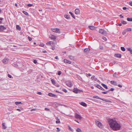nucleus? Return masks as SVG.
Listing matches in <instances>:
<instances>
[{
	"label": "nucleus",
	"mask_w": 132,
	"mask_h": 132,
	"mask_svg": "<svg viewBox=\"0 0 132 132\" xmlns=\"http://www.w3.org/2000/svg\"><path fill=\"white\" fill-rule=\"evenodd\" d=\"M61 72L60 71H59L58 72V74L59 75H61Z\"/></svg>",
	"instance_id": "864d4df0"
},
{
	"label": "nucleus",
	"mask_w": 132,
	"mask_h": 132,
	"mask_svg": "<svg viewBox=\"0 0 132 132\" xmlns=\"http://www.w3.org/2000/svg\"><path fill=\"white\" fill-rule=\"evenodd\" d=\"M108 121L110 127L112 129L115 130L120 129V126L116 121L112 119H109Z\"/></svg>",
	"instance_id": "f257e3e1"
},
{
	"label": "nucleus",
	"mask_w": 132,
	"mask_h": 132,
	"mask_svg": "<svg viewBox=\"0 0 132 132\" xmlns=\"http://www.w3.org/2000/svg\"><path fill=\"white\" fill-rule=\"evenodd\" d=\"M127 20L129 21H132V18H128Z\"/></svg>",
	"instance_id": "393cba45"
},
{
	"label": "nucleus",
	"mask_w": 132,
	"mask_h": 132,
	"mask_svg": "<svg viewBox=\"0 0 132 132\" xmlns=\"http://www.w3.org/2000/svg\"><path fill=\"white\" fill-rule=\"evenodd\" d=\"M118 86L120 87H122V85H120V84H118Z\"/></svg>",
	"instance_id": "bf43d9fd"
},
{
	"label": "nucleus",
	"mask_w": 132,
	"mask_h": 132,
	"mask_svg": "<svg viewBox=\"0 0 132 132\" xmlns=\"http://www.w3.org/2000/svg\"><path fill=\"white\" fill-rule=\"evenodd\" d=\"M93 97L94 98H96L97 99H99L100 100H101V98L99 97L98 96L96 95L94 96Z\"/></svg>",
	"instance_id": "b1692460"
},
{
	"label": "nucleus",
	"mask_w": 132,
	"mask_h": 132,
	"mask_svg": "<svg viewBox=\"0 0 132 132\" xmlns=\"http://www.w3.org/2000/svg\"><path fill=\"white\" fill-rule=\"evenodd\" d=\"M129 4L132 6V2L131 1L129 3Z\"/></svg>",
	"instance_id": "052dcab7"
},
{
	"label": "nucleus",
	"mask_w": 132,
	"mask_h": 132,
	"mask_svg": "<svg viewBox=\"0 0 132 132\" xmlns=\"http://www.w3.org/2000/svg\"><path fill=\"white\" fill-rule=\"evenodd\" d=\"M120 16L121 18H123V16L122 15V14H120Z\"/></svg>",
	"instance_id": "338daca9"
},
{
	"label": "nucleus",
	"mask_w": 132,
	"mask_h": 132,
	"mask_svg": "<svg viewBox=\"0 0 132 132\" xmlns=\"http://www.w3.org/2000/svg\"><path fill=\"white\" fill-rule=\"evenodd\" d=\"M75 13L76 14H78L80 13V11L79 9H76L75 10Z\"/></svg>",
	"instance_id": "ddd939ff"
},
{
	"label": "nucleus",
	"mask_w": 132,
	"mask_h": 132,
	"mask_svg": "<svg viewBox=\"0 0 132 132\" xmlns=\"http://www.w3.org/2000/svg\"><path fill=\"white\" fill-rule=\"evenodd\" d=\"M113 76L115 77H117L118 76V75L117 74H116V73H114V74H113Z\"/></svg>",
	"instance_id": "ea45409f"
},
{
	"label": "nucleus",
	"mask_w": 132,
	"mask_h": 132,
	"mask_svg": "<svg viewBox=\"0 0 132 132\" xmlns=\"http://www.w3.org/2000/svg\"><path fill=\"white\" fill-rule=\"evenodd\" d=\"M127 31H131V28H127L126 29H125Z\"/></svg>",
	"instance_id": "c85d7f7f"
},
{
	"label": "nucleus",
	"mask_w": 132,
	"mask_h": 132,
	"mask_svg": "<svg viewBox=\"0 0 132 132\" xmlns=\"http://www.w3.org/2000/svg\"><path fill=\"white\" fill-rule=\"evenodd\" d=\"M64 62L65 63H68L69 64H70L71 63V62L70 61H69L65 59L64 60Z\"/></svg>",
	"instance_id": "9b49d317"
},
{
	"label": "nucleus",
	"mask_w": 132,
	"mask_h": 132,
	"mask_svg": "<svg viewBox=\"0 0 132 132\" xmlns=\"http://www.w3.org/2000/svg\"><path fill=\"white\" fill-rule=\"evenodd\" d=\"M95 77V76H92L91 77V79H93L94 78V77Z\"/></svg>",
	"instance_id": "69168bd1"
},
{
	"label": "nucleus",
	"mask_w": 132,
	"mask_h": 132,
	"mask_svg": "<svg viewBox=\"0 0 132 132\" xmlns=\"http://www.w3.org/2000/svg\"><path fill=\"white\" fill-rule=\"evenodd\" d=\"M127 32V31L125 29L122 32V34L123 35H125Z\"/></svg>",
	"instance_id": "e433bc0d"
},
{
	"label": "nucleus",
	"mask_w": 132,
	"mask_h": 132,
	"mask_svg": "<svg viewBox=\"0 0 132 132\" xmlns=\"http://www.w3.org/2000/svg\"><path fill=\"white\" fill-rule=\"evenodd\" d=\"M77 78L79 80L81 81L82 80V78H81L79 76H77Z\"/></svg>",
	"instance_id": "2f4dec72"
},
{
	"label": "nucleus",
	"mask_w": 132,
	"mask_h": 132,
	"mask_svg": "<svg viewBox=\"0 0 132 132\" xmlns=\"http://www.w3.org/2000/svg\"><path fill=\"white\" fill-rule=\"evenodd\" d=\"M108 92V91H106L105 92H102V93L103 94H107Z\"/></svg>",
	"instance_id": "4c0bfd02"
},
{
	"label": "nucleus",
	"mask_w": 132,
	"mask_h": 132,
	"mask_svg": "<svg viewBox=\"0 0 132 132\" xmlns=\"http://www.w3.org/2000/svg\"><path fill=\"white\" fill-rule=\"evenodd\" d=\"M82 90H81L80 89H77L76 88H74V89H73V92L75 93H79Z\"/></svg>",
	"instance_id": "423d86ee"
},
{
	"label": "nucleus",
	"mask_w": 132,
	"mask_h": 132,
	"mask_svg": "<svg viewBox=\"0 0 132 132\" xmlns=\"http://www.w3.org/2000/svg\"><path fill=\"white\" fill-rule=\"evenodd\" d=\"M102 38V39L104 40L105 41H106L107 40V39L106 38V37H103Z\"/></svg>",
	"instance_id": "58836bf2"
},
{
	"label": "nucleus",
	"mask_w": 132,
	"mask_h": 132,
	"mask_svg": "<svg viewBox=\"0 0 132 132\" xmlns=\"http://www.w3.org/2000/svg\"><path fill=\"white\" fill-rule=\"evenodd\" d=\"M51 48L52 50H54L55 49V47L54 45L53 46H52Z\"/></svg>",
	"instance_id": "79ce46f5"
},
{
	"label": "nucleus",
	"mask_w": 132,
	"mask_h": 132,
	"mask_svg": "<svg viewBox=\"0 0 132 132\" xmlns=\"http://www.w3.org/2000/svg\"><path fill=\"white\" fill-rule=\"evenodd\" d=\"M69 57L70 59H72L73 58V56H69Z\"/></svg>",
	"instance_id": "e2e57ef3"
},
{
	"label": "nucleus",
	"mask_w": 132,
	"mask_h": 132,
	"mask_svg": "<svg viewBox=\"0 0 132 132\" xmlns=\"http://www.w3.org/2000/svg\"><path fill=\"white\" fill-rule=\"evenodd\" d=\"M62 90L65 93H67V90L65 89H62Z\"/></svg>",
	"instance_id": "37998d69"
},
{
	"label": "nucleus",
	"mask_w": 132,
	"mask_h": 132,
	"mask_svg": "<svg viewBox=\"0 0 132 132\" xmlns=\"http://www.w3.org/2000/svg\"><path fill=\"white\" fill-rule=\"evenodd\" d=\"M114 56L115 57L118 58H121V54L118 53L115 54Z\"/></svg>",
	"instance_id": "f8f14e48"
},
{
	"label": "nucleus",
	"mask_w": 132,
	"mask_h": 132,
	"mask_svg": "<svg viewBox=\"0 0 132 132\" xmlns=\"http://www.w3.org/2000/svg\"><path fill=\"white\" fill-rule=\"evenodd\" d=\"M44 44H40L39 45V46H44Z\"/></svg>",
	"instance_id": "680f3d73"
},
{
	"label": "nucleus",
	"mask_w": 132,
	"mask_h": 132,
	"mask_svg": "<svg viewBox=\"0 0 132 132\" xmlns=\"http://www.w3.org/2000/svg\"><path fill=\"white\" fill-rule=\"evenodd\" d=\"M5 123H2V128L4 129H5L6 128V127L5 126Z\"/></svg>",
	"instance_id": "6ab92c4d"
},
{
	"label": "nucleus",
	"mask_w": 132,
	"mask_h": 132,
	"mask_svg": "<svg viewBox=\"0 0 132 132\" xmlns=\"http://www.w3.org/2000/svg\"><path fill=\"white\" fill-rule=\"evenodd\" d=\"M15 103L16 105H18L19 104H21V102H15Z\"/></svg>",
	"instance_id": "473e14b6"
},
{
	"label": "nucleus",
	"mask_w": 132,
	"mask_h": 132,
	"mask_svg": "<svg viewBox=\"0 0 132 132\" xmlns=\"http://www.w3.org/2000/svg\"><path fill=\"white\" fill-rule=\"evenodd\" d=\"M81 105L84 106H87V104L84 102H81L80 103Z\"/></svg>",
	"instance_id": "a211bd4d"
},
{
	"label": "nucleus",
	"mask_w": 132,
	"mask_h": 132,
	"mask_svg": "<svg viewBox=\"0 0 132 132\" xmlns=\"http://www.w3.org/2000/svg\"><path fill=\"white\" fill-rule=\"evenodd\" d=\"M121 50L123 51H125V48L123 47H121Z\"/></svg>",
	"instance_id": "c756f323"
},
{
	"label": "nucleus",
	"mask_w": 132,
	"mask_h": 132,
	"mask_svg": "<svg viewBox=\"0 0 132 132\" xmlns=\"http://www.w3.org/2000/svg\"><path fill=\"white\" fill-rule=\"evenodd\" d=\"M48 95L50 96L53 97L54 98H57V96L55 94H54L51 93H49L48 94Z\"/></svg>",
	"instance_id": "1a4fd4ad"
},
{
	"label": "nucleus",
	"mask_w": 132,
	"mask_h": 132,
	"mask_svg": "<svg viewBox=\"0 0 132 132\" xmlns=\"http://www.w3.org/2000/svg\"><path fill=\"white\" fill-rule=\"evenodd\" d=\"M101 100H102L103 101H105L106 102H111V101L108 100L106 99H102L101 98Z\"/></svg>",
	"instance_id": "f3484780"
},
{
	"label": "nucleus",
	"mask_w": 132,
	"mask_h": 132,
	"mask_svg": "<svg viewBox=\"0 0 132 132\" xmlns=\"http://www.w3.org/2000/svg\"><path fill=\"white\" fill-rule=\"evenodd\" d=\"M33 62L35 64H36L37 63V61L36 60H34Z\"/></svg>",
	"instance_id": "c03bdc74"
},
{
	"label": "nucleus",
	"mask_w": 132,
	"mask_h": 132,
	"mask_svg": "<svg viewBox=\"0 0 132 132\" xmlns=\"http://www.w3.org/2000/svg\"><path fill=\"white\" fill-rule=\"evenodd\" d=\"M98 32L99 33L104 35H106L107 33L106 31L102 29H100L98 31Z\"/></svg>",
	"instance_id": "f03ea898"
},
{
	"label": "nucleus",
	"mask_w": 132,
	"mask_h": 132,
	"mask_svg": "<svg viewBox=\"0 0 132 132\" xmlns=\"http://www.w3.org/2000/svg\"><path fill=\"white\" fill-rule=\"evenodd\" d=\"M28 39L30 41H31V40H32V38L30 37H28Z\"/></svg>",
	"instance_id": "3c124183"
},
{
	"label": "nucleus",
	"mask_w": 132,
	"mask_h": 132,
	"mask_svg": "<svg viewBox=\"0 0 132 132\" xmlns=\"http://www.w3.org/2000/svg\"><path fill=\"white\" fill-rule=\"evenodd\" d=\"M88 28L92 30H94L95 29V27L93 26H88Z\"/></svg>",
	"instance_id": "412c9836"
},
{
	"label": "nucleus",
	"mask_w": 132,
	"mask_h": 132,
	"mask_svg": "<svg viewBox=\"0 0 132 132\" xmlns=\"http://www.w3.org/2000/svg\"><path fill=\"white\" fill-rule=\"evenodd\" d=\"M50 38H51V39H55L56 38V36L54 35H52L51 36H50Z\"/></svg>",
	"instance_id": "dca6fc26"
},
{
	"label": "nucleus",
	"mask_w": 132,
	"mask_h": 132,
	"mask_svg": "<svg viewBox=\"0 0 132 132\" xmlns=\"http://www.w3.org/2000/svg\"><path fill=\"white\" fill-rule=\"evenodd\" d=\"M121 23L123 24H125L127 23L126 22L123 20H122L121 22Z\"/></svg>",
	"instance_id": "f704fd0d"
},
{
	"label": "nucleus",
	"mask_w": 132,
	"mask_h": 132,
	"mask_svg": "<svg viewBox=\"0 0 132 132\" xmlns=\"http://www.w3.org/2000/svg\"><path fill=\"white\" fill-rule=\"evenodd\" d=\"M99 48L101 50H103V47L102 46H100L99 47Z\"/></svg>",
	"instance_id": "de8ad7c7"
},
{
	"label": "nucleus",
	"mask_w": 132,
	"mask_h": 132,
	"mask_svg": "<svg viewBox=\"0 0 132 132\" xmlns=\"http://www.w3.org/2000/svg\"><path fill=\"white\" fill-rule=\"evenodd\" d=\"M88 76H91V75L90 73H88L87 74Z\"/></svg>",
	"instance_id": "774afa93"
},
{
	"label": "nucleus",
	"mask_w": 132,
	"mask_h": 132,
	"mask_svg": "<svg viewBox=\"0 0 132 132\" xmlns=\"http://www.w3.org/2000/svg\"><path fill=\"white\" fill-rule=\"evenodd\" d=\"M69 87H71L72 85V84L71 82L70 81H67L66 84Z\"/></svg>",
	"instance_id": "0eeeda50"
},
{
	"label": "nucleus",
	"mask_w": 132,
	"mask_h": 132,
	"mask_svg": "<svg viewBox=\"0 0 132 132\" xmlns=\"http://www.w3.org/2000/svg\"><path fill=\"white\" fill-rule=\"evenodd\" d=\"M64 17L67 19H68L69 18L70 16L69 15H64Z\"/></svg>",
	"instance_id": "7c9ffc66"
},
{
	"label": "nucleus",
	"mask_w": 132,
	"mask_h": 132,
	"mask_svg": "<svg viewBox=\"0 0 132 132\" xmlns=\"http://www.w3.org/2000/svg\"><path fill=\"white\" fill-rule=\"evenodd\" d=\"M22 12L26 15H28V13L25 11H22Z\"/></svg>",
	"instance_id": "a878e982"
},
{
	"label": "nucleus",
	"mask_w": 132,
	"mask_h": 132,
	"mask_svg": "<svg viewBox=\"0 0 132 132\" xmlns=\"http://www.w3.org/2000/svg\"><path fill=\"white\" fill-rule=\"evenodd\" d=\"M6 29V28L4 27L3 26H0V32H3L4 30Z\"/></svg>",
	"instance_id": "39448f33"
},
{
	"label": "nucleus",
	"mask_w": 132,
	"mask_h": 132,
	"mask_svg": "<svg viewBox=\"0 0 132 132\" xmlns=\"http://www.w3.org/2000/svg\"><path fill=\"white\" fill-rule=\"evenodd\" d=\"M127 50L128 51H130L131 54H132V50L130 48H128Z\"/></svg>",
	"instance_id": "cd10ccee"
},
{
	"label": "nucleus",
	"mask_w": 132,
	"mask_h": 132,
	"mask_svg": "<svg viewBox=\"0 0 132 132\" xmlns=\"http://www.w3.org/2000/svg\"><path fill=\"white\" fill-rule=\"evenodd\" d=\"M96 125L97 126H98L100 128H101L102 127L101 123L99 121H96Z\"/></svg>",
	"instance_id": "9d476101"
},
{
	"label": "nucleus",
	"mask_w": 132,
	"mask_h": 132,
	"mask_svg": "<svg viewBox=\"0 0 132 132\" xmlns=\"http://www.w3.org/2000/svg\"><path fill=\"white\" fill-rule=\"evenodd\" d=\"M60 121L59 120H57L56 121V123H60Z\"/></svg>",
	"instance_id": "8fccbe9b"
},
{
	"label": "nucleus",
	"mask_w": 132,
	"mask_h": 132,
	"mask_svg": "<svg viewBox=\"0 0 132 132\" xmlns=\"http://www.w3.org/2000/svg\"><path fill=\"white\" fill-rule=\"evenodd\" d=\"M45 110L47 111H49L50 110L47 108H45Z\"/></svg>",
	"instance_id": "603ef678"
},
{
	"label": "nucleus",
	"mask_w": 132,
	"mask_h": 132,
	"mask_svg": "<svg viewBox=\"0 0 132 132\" xmlns=\"http://www.w3.org/2000/svg\"><path fill=\"white\" fill-rule=\"evenodd\" d=\"M56 129H57V130L56 131H60V129L59 128L57 127L56 128Z\"/></svg>",
	"instance_id": "6e6d98bb"
},
{
	"label": "nucleus",
	"mask_w": 132,
	"mask_h": 132,
	"mask_svg": "<svg viewBox=\"0 0 132 132\" xmlns=\"http://www.w3.org/2000/svg\"><path fill=\"white\" fill-rule=\"evenodd\" d=\"M46 44L47 45H51V42H47L46 43Z\"/></svg>",
	"instance_id": "49530a36"
},
{
	"label": "nucleus",
	"mask_w": 132,
	"mask_h": 132,
	"mask_svg": "<svg viewBox=\"0 0 132 132\" xmlns=\"http://www.w3.org/2000/svg\"><path fill=\"white\" fill-rule=\"evenodd\" d=\"M110 83L112 84H113L115 85H117V82L116 81H110Z\"/></svg>",
	"instance_id": "2eb2a0df"
},
{
	"label": "nucleus",
	"mask_w": 132,
	"mask_h": 132,
	"mask_svg": "<svg viewBox=\"0 0 132 132\" xmlns=\"http://www.w3.org/2000/svg\"><path fill=\"white\" fill-rule=\"evenodd\" d=\"M69 13L72 16L74 19H75V16L70 11L69 12Z\"/></svg>",
	"instance_id": "5701e85b"
},
{
	"label": "nucleus",
	"mask_w": 132,
	"mask_h": 132,
	"mask_svg": "<svg viewBox=\"0 0 132 132\" xmlns=\"http://www.w3.org/2000/svg\"><path fill=\"white\" fill-rule=\"evenodd\" d=\"M7 76L9 78H12L10 74H8L7 75Z\"/></svg>",
	"instance_id": "09e8293b"
},
{
	"label": "nucleus",
	"mask_w": 132,
	"mask_h": 132,
	"mask_svg": "<svg viewBox=\"0 0 132 132\" xmlns=\"http://www.w3.org/2000/svg\"><path fill=\"white\" fill-rule=\"evenodd\" d=\"M114 90V89L113 88H111L110 90H109L108 91L109 92L110 91H113Z\"/></svg>",
	"instance_id": "a19ab883"
},
{
	"label": "nucleus",
	"mask_w": 132,
	"mask_h": 132,
	"mask_svg": "<svg viewBox=\"0 0 132 132\" xmlns=\"http://www.w3.org/2000/svg\"><path fill=\"white\" fill-rule=\"evenodd\" d=\"M90 50V49L89 48H86L84 50V52L85 53H87Z\"/></svg>",
	"instance_id": "4468645a"
},
{
	"label": "nucleus",
	"mask_w": 132,
	"mask_h": 132,
	"mask_svg": "<svg viewBox=\"0 0 132 132\" xmlns=\"http://www.w3.org/2000/svg\"><path fill=\"white\" fill-rule=\"evenodd\" d=\"M33 5V4H29L28 5V7H31Z\"/></svg>",
	"instance_id": "a18cd8bd"
},
{
	"label": "nucleus",
	"mask_w": 132,
	"mask_h": 132,
	"mask_svg": "<svg viewBox=\"0 0 132 132\" xmlns=\"http://www.w3.org/2000/svg\"><path fill=\"white\" fill-rule=\"evenodd\" d=\"M69 127V129L71 131H72V129L71 128V127L69 126H68Z\"/></svg>",
	"instance_id": "4d7b16f0"
},
{
	"label": "nucleus",
	"mask_w": 132,
	"mask_h": 132,
	"mask_svg": "<svg viewBox=\"0 0 132 132\" xmlns=\"http://www.w3.org/2000/svg\"><path fill=\"white\" fill-rule=\"evenodd\" d=\"M100 89L103 91L105 90V89L103 88L102 87H101V88H100Z\"/></svg>",
	"instance_id": "13d9d810"
},
{
	"label": "nucleus",
	"mask_w": 132,
	"mask_h": 132,
	"mask_svg": "<svg viewBox=\"0 0 132 132\" xmlns=\"http://www.w3.org/2000/svg\"><path fill=\"white\" fill-rule=\"evenodd\" d=\"M94 86L96 87L97 88H99L100 89V88H101V86L99 85H98V84H94Z\"/></svg>",
	"instance_id": "aec40b11"
},
{
	"label": "nucleus",
	"mask_w": 132,
	"mask_h": 132,
	"mask_svg": "<svg viewBox=\"0 0 132 132\" xmlns=\"http://www.w3.org/2000/svg\"><path fill=\"white\" fill-rule=\"evenodd\" d=\"M75 117L77 119H81L82 118V117L80 115L78 114L77 113H75Z\"/></svg>",
	"instance_id": "20e7f679"
},
{
	"label": "nucleus",
	"mask_w": 132,
	"mask_h": 132,
	"mask_svg": "<svg viewBox=\"0 0 132 132\" xmlns=\"http://www.w3.org/2000/svg\"><path fill=\"white\" fill-rule=\"evenodd\" d=\"M76 131L78 132H81V129L79 128H77Z\"/></svg>",
	"instance_id": "c9c22d12"
},
{
	"label": "nucleus",
	"mask_w": 132,
	"mask_h": 132,
	"mask_svg": "<svg viewBox=\"0 0 132 132\" xmlns=\"http://www.w3.org/2000/svg\"><path fill=\"white\" fill-rule=\"evenodd\" d=\"M101 85L103 86L104 88H105V89H108V87L106 85H105L104 84H103V83H102L101 84Z\"/></svg>",
	"instance_id": "4be33fe9"
},
{
	"label": "nucleus",
	"mask_w": 132,
	"mask_h": 132,
	"mask_svg": "<svg viewBox=\"0 0 132 132\" xmlns=\"http://www.w3.org/2000/svg\"><path fill=\"white\" fill-rule=\"evenodd\" d=\"M16 28L18 30H20L21 29V28L19 25H17L16 26Z\"/></svg>",
	"instance_id": "72a5a7b5"
},
{
	"label": "nucleus",
	"mask_w": 132,
	"mask_h": 132,
	"mask_svg": "<svg viewBox=\"0 0 132 132\" xmlns=\"http://www.w3.org/2000/svg\"><path fill=\"white\" fill-rule=\"evenodd\" d=\"M123 9L124 10H126L127 9V8L126 7H123Z\"/></svg>",
	"instance_id": "0e129e2a"
},
{
	"label": "nucleus",
	"mask_w": 132,
	"mask_h": 132,
	"mask_svg": "<svg viewBox=\"0 0 132 132\" xmlns=\"http://www.w3.org/2000/svg\"><path fill=\"white\" fill-rule=\"evenodd\" d=\"M9 59L7 58H5L3 60V62L4 64H7L9 61Z\"/></svg>",
	"instance_id": "6e6552de"
},
{
	"label": "nucleus",
	"mask_w": 132,
	"mask_h": 132,
	"mask_svg": "<svg viewBox=\"0 0 132 132\" xmlns=\"http://www.w3.org/2000/svg\"><path fill=\"white\" fill-rule=\"evenodd\" d=\"M51 81L52 83V84L53 85H55V82L54 80L53 79H52L51 80Z\"/></svg>",
	"instance_id": "bb28decb"
},
{
	"label": "nucleus",
	"mask_w": 132,
	"mask_h": 132,
	"mask_svg": "<svg viewBox=\"0 0 132 132\" xmlns=\"http://www.w3.org/2000/svg\"><path fill=\"white\" fill-rule=\"evenodd\" d=\"M52 31L53 32L58 33H60L61 32L60 30L58 28L52 29Z\"/></svg>",
	"instance_id": "7ed1b4c3"
},
{
	"label": "nucleus",
	"mask_w": 132,
	"mask_h": 132,
	"mask_svg": "<svg viewBox=\"0 0 132 132\" xmlns=\"http://www.w3.org/2000/svg\"><path fill=\"white\" fill-rule=\"evenodd\" d=\"M37 94L40 95H41L42 94V93L40 92H38Z\"/></svg>",
	"instance_id": "5fc2aeb1"
}]
</instances>
